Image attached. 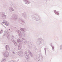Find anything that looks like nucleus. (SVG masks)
Segmentation results:
<instances>
[{
	"instance_id": "obj_1",
	"label": "nucleus",
	"mask_w": 62,
	"mask_h": 62,
	"mask_svg": "<svg viewBox=\"0 0 62 62\" xmlns=\"http://www.w3.org/2000/svg\"><path fill=\"white\" fill-rule=\"evenodd\" d=\"M54 12H55V14H57V15H58V14H59V13L56 12V10H54Z\"/></svg>"
},
{
	"instance_id": "obj_2",
	"label": "nucleus",
	"mask_w": 62,
	"mask_h": 62,
	"mask_svg": "<svg viewBox=\"0 0 62 62\" xmlns=\"http://www.w3.org/2000/svg\"><path fill=\"white\" fill-rule=\"evenodd\" d=\"M22 29H21V31H22Z\"/></svg>"
},
{
	"instance_id": "obj_3",
	"label": "nucleus",
	"mask_w": 62,
	"mask_h": 62,
	"mask_svg": "<svg viewBox=\"0 0 62 62\" xmlns=\"http://www.w3.org/2000/svg\"><path fill=\"white\" fill-rule=\"evenodd\" d=\"M53 49H54V48L53 47Z\"/></svg>"
},
{
	"instance_id": "obj_4",
	"label": "nucleus",
	"mask_w": 62,
	"mask_h": 62,
	"mask_svg": "<svg viewBox=\"0 0 62 62\" xmlns=\"http://www.w3.org/2000/svg\"><path fill=\"white\" fill-rule=\"evenodd\" d=\"M10 30V29H9V30Z\"/></svg>"
}]
</instances>
